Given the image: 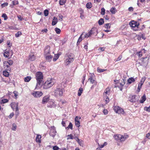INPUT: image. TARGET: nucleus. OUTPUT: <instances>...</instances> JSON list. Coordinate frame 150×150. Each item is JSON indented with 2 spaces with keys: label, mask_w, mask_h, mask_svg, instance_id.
<instances>
[{
  "label": "nucleus",
  "mask_w": 150,
  "mask_h": 150,
  "mask_svg": "<svg viewBox=\"0 0 150 150\" xmlns=\"http://www.w3.org/2000/svg\"><path fill=\"white\" fill-rule=\"evenodd\" d=\"M35 78L37 82L36 88H39L41 87L43 84V76L42 73L40 71L37 72L35 74Z\"/></svg>",
  "instance_id": "1"
},
{
  "label": "nucleus",
  "mask_w": 150,
  "mask_h": 150,
  "mask_svg": "<svg viewBox=\"0 0 150 150\" xmlns=\"http://www.w3.org/2000/svg\"><path fill=\"white\" fill-rule=\"evenodd\" d=\"M115 140L118 142H122L125 141L126 139L128 138L129 135L126 133L123 135L120 134H115L114 136Z\"/></svg>",
  "instance_id": "2"
},
{
  "label": "nucleus",
  "mask_w": 150,
  "mask_h": 150,
  "mask_svg": "<svg viewBox=\"0 0 150 150\" xmlns=\"http://www.w3.org/2000/svg\"><path fill=\"white\" fill-rule=\"evenodd\" d=\"M55 80L54 79L49 78L43 85L44 89H47L52 87L54 83Z\"/></svg>",
  "instance_id": "3"
},
{
  "label": "nucleus",
  "mask_w": 150,
  "mask_h": 150,
  "mask_svg": "<svg viewBox=\"0 0 150 150\" xmlns=\"http://www.w3.org/2000/svg\"><path fill=\"white\" fill-rule=\"evenodd\" d=\"M129 24L132 27V28L134 31L139 30L138 28L139 25V23L132 21L130 22Z\"/></svg>",
  "instance_id": "4"
},
{
  "label": "nucleus",
  "mask_w": 150,
  "mask_h": 150,
  "mask_svg": "<svg viewBox=\"0 0 150 150\" xmlns=\"http://www.w3.org/2000/svg\"><path fill=\"white\" fill-rule=\"evenodd\" d=\"M74 59V54L72 53L67 55L66 56V65L69 64L73 62Z\"/></svg>",
  "instance_id": "5"
},
{
  "label": "nucleus",
  "mask_w": 150,
  "mask_h": 150,
  "mask_svg": "<svg viewBox=\"0 0 150 150\" xmlns=\"http://www.w3.org/2000/svg\"><path fill=\"white\" fill-rule=\"evenodd\" d=\"M113 109L116 113H118L119 114H123L125 113L124 110L119 106H114L113 107Z\"/></svg>",
  "instance_id": "6"
},
{
  "label": "nucleus",
  "mask_w": 150,
  "mask_h": 150,
  "mask_svg": "<svg viewBox=\"0 0 150 150\" xmlns=\"http://www.w3.org/2000/svg\"><path fill=\"white\" fill-rule=\"evenodd\" d=\"M95 76L93 73L91 74V76L88 79V80L90 81V83L92 84L94 83V85H93L91 87L92 88L93 87L94 85L96 86L97 84V82L94 79Z\"/></svg>",
  "instance_id": "7"
},
{
  "label": "nucleus",
  "mask_w": 150,
  "mask_h": 150,
  "mask_svg": "<svg viewBox=\"0 0 150 150\" xmlns=\"http://www.w3.org/2000/svg\"><path fill=\"white\" fill-rule=\"evenodd\" d=\"M54 92L55 95H59L60 96H62L63 95V92L62 89L57 88L55 90Z\"/></svg>",
  "instance_id": "8"
},
{
  "label": "nucleus",
  "mask_w": 150,
  "mask_h": 150,
  "mask_svg": "<svg viewBox=\"0 0 150 150\" xmlns=\"http://www.w3.org/2000/svg\"><path fill=\"white\" fill-rule=\"evenodd\" d=\"M32 95L35 98L39 97L41 96L42 93L41 92L34 91L32 93Z\"/></svg>",
  "instance_id": "9"
},
{
  "label": "nucleus",
  "mask_w": 150,
  "mask_h": 150,
  "mask_svg": "<svg viewBox=\"0 0 150 150\" xmlns=\"http://www.w3.org/2000/svg\"><path fill=\"white\" fill-rule=\"evenodd\" d=\"M56 132L54 127V126L51 127V129L50 130V136L54 137L56 135Z\"/></svg>",
  "instance_id": "10"
},
{
  "label": "nucleus",
  "mask_w": 150,
  "mask_h": 150,
  "mask_svg": "<svg viewBox=\"0 0 150 150\" xmlns=\"http://www.w3.org/2000/svg\"><path fill=\"white\" fill-rule=\"evenodd\" d=\"M50 54V47L48 45L46 46L45 51H44V56L45 55H49Z\"/></svg>",
  "instance_id": "11"
},
{
  "label": "nucleus",
  "mask_w": 150,
  "mask_h": 150,
  "mask_svg": "<svg viewBox=\"0 0 150 150\" xmlns=\"http://www.w3.org/2000/svg\"><path fill=\"white\" fill-rule=\"evenodd\" d=\"M49 96L48 95L44 97L42 100V103L44 104L47 103L49 100Z\"/></svg>",
  "instance_id": "12"
},
{
  "label": "nucleus",
  "mask_w": 150,
  "mask_h": 150,
  "mask_svg": "<svg viewBox=\"0 0 150 150\" xmlns=\"http://www.w3.org/2000/svg\"><path fill=\"white\" fill-rule=\"evenodd\" d=\"M110 89L109 87H107L106 88L103 93V96L109 95L110 93Z\"/></svg>",
  "instance_id": "13"
},
{
  "label": "nucleus",
  "mask_w": 150,
  "mask_h": 150,
  "mask_svg": "<svg viewBox=\"0 0 150 150\" xmlns=\"http://www.w3.org/2000/svg\"><path fill=\"white\" fill-rule=\"evenodd\" d=\"M45 57L46 60L48 62H50L51 61L53 57L50 54L47 55H45Z\"/></svg>",
  "instance_id": "14"
},
{
  "label": "nucleus",
  "mask_w": 150,
  "mask_h": 150,
  "mask_svg": "<svg viewBox=\"0 0 150 150\" xmlns=\"http://www.w3.org/2000/svg\"><path fill=\"white\" fill-rule=\"evenodd\" d=\"M55 105V104L54 102L52 101H50L48 102L47 104V106L48 107L52 108L54 107Z\"/></svg>",
  "instance_id": "15"
},
{
  "label": "nucleus",
  "mask_w": 150,
  "mask_h": 150,
  "mask_svg": "<svg viewBox=\"0 0 150 150\" xmlns=\"http://www.w3.org/2000/svg\"><path fill=\"white\" fill-rule=\"evenodd\" d=\"M11 108L14 110L16 109L17 107H18V103L15 102H12L11 104Z\"/></svg>",
  "instance_id": "16"
},
{
  "label": "nucleus",
  "mask_w": 150,
  "mask_h": 150,
  "mask_svg": "<svg viewBox=\"0 0 150 150\" xmlns=\"http://www.w3.org/2000/svg\"><path fill=\"white\" fill-rule=\"evenodd\" d=\"M79 12L80 15V17L81 18L83 19L84 17V11L81 8H80L79 10Z\"/></svg>",
  "instance_id": "17"
},
{
  "label": "nucleus",
  "mask_w": 150,
  "mask_h": 150,
  "mask_svg": "<svg viewBox=\"0 0 150 150\" xmlns=\"http://www.w3.org/2000/svg\"><path fill=\"white\" fill-rule=\"evenodd\" d=\"M61 53H58L57 54H55L54 58L53 59V61L54 62L56 61L59 58L60 55H61Z\"/></svg>",
  "instance_id": "18"
},
{
  "label": "nucleus",
  "mask_w": 150,
  "mask_h": 150,
  "mask_svg": "<svg viewBox=\"0 0 150 150\" xmlns=\"http://www.w3.org/2000/svg\"><path fill=\"white\" fill-rule=\"evenodd\" d=\"M97 30L95 28H93L90 31L91 32V35H94L96 34H97Z\"/></svg>",
  "instance_id": "19"
},
{
  "label": "nucleus",
  "mask_w": 150,
  "mask_h": 150,
  "mask_svg": "<svg viewBox=\"0 0 150 150\" xmlns=\"http://www.w3.org/2000/svg\"><path fill=\"white\" fill-rule=\"evenodd\" d=\"M57 22V18L56 17H54L53 19L52 24V25H55Z\"/></svg>",
  "instance_id": "20"
},
{
  "label": "nucleus",
  "mask_w": 150,
  "mask_h": 150,
  "mask_svg": "<svg viewBox=\"0 0 150 150\" xmlns=\"http://www.w3.org/2000/svg\"><path fill=\"white\" fill-rule=\"evenodd\" d=\"M75 139L76 138V140L77 142L79 144V145L81 146H83V141L79 139V138L76 137L74 138Z\"/></svg>",
  "instance_id": "21"
},
{
  "label": "nucleus",
  "mask_w": 150,
  "mask_h": 150,
  "mask_svg": "<svg viewBox=\"0 0 150 150\" xmlns=\"http://www.w3.org/2000/svg\"><path fill=\"white\" fill-rule=\"evenodd\" d=\"M41 136L40 135H37L36 138V141L37 142L40 143Z\"/></svg>",
  "instance_id": "22"
},
{
  "label": "nucleus",
  "mask_w": 150,
  "mask_h": 150,
  "mask_svg": "<svg viewBox=\"0 0 150 150\" xmlns=\"http://www.w3.org/2000/svg\"><path fill=\"white\" fill-rule=\"evenodd\" d=\"M146 99L145 95H144L141 98L140 100V102L141 103H143L146 100Z\"/></svg>",
  "instance_id": "23"
},
{
  "label": "nucleus",
  "mask_w": 150,
  "mask_h": 150,
  "mask_svg": "<svg viewBox=\"0 0 150 150\" xmlns=\"http://www.w3.org/2000/svg\"><path fill=\"white\" fill-rule=\"evenodd\" d=\"M135 81V79L133 77L129 78L127 80V82L129 84L131 83H132L134 82Z\"/></svg>",
  "instance_id": "24"
},
{
  "label": "nucleus",
  "mask_w": 150,
  "mask_h": 150,
  "mask_svg": "<svg viewBox=\"0 0 150 150\" xmlns=\"http://www.w3.org/2000/svg\"><path fill=\"white\" fill-rule=\"evenodd\" d=\"M110 12L112 14H115L117 12V10L115 7H112L110 9Z\"/></svg>",
  "instance_id": "25"
},
{
  "label": "nucleus",
  "mask_w": 150,
  "mask_h": 150,
  "mask_svg": "<svg viewBox=\"0 0 150 150\" xmlns=\"http://www.w3.org/2000/svg\"><path fill=\"white\" fill-rule=\"evenodd\" d=\"M92 3L90 2L87 3L86 5V7L88 9H90L92 8Z\"/></svg>",
  "instance_id": "26"
},
{
  "label": "nucleus",
  "mask_w": 150,
  "mask_h": 150,
  "mask_svg": "<svg viewBox=\"0 0 150 150\" xmlns=\"http://www.w3.org/2000/svg\"><path fill=\"white\" fill-rule=\"evenodd\" d=\"M83 92V88L81 87H80L78 91V95L79 96H80L81 95L82 93Z\"/></svg>",
  "instance_id": "27"
},
{
  "label": "nucleus",
  "mask_w": 150,
  "mask_h": 150,
  "mask_svg": "<svg viewBox=\"0 0 150 150\" xmlns=\"http://www.w3.org/2000/svg\"><path fill=\"white\" fill-rule=\"evenodd\" d=\"M83 35V33L81 35H80V37L78 39V41L77 42V45H79V43L82 40V38L83 37H82Z\"/></svg>",
  "instance_id": "28"
},
{
  "label": "nucleus",
  "mask_w": 150,
  "mask_h": 150,
  "mask_svg": "<svg viewBox=\"0 0 150 150\" xmlns=\"http://www.w3.org/2000/svg\"><path fill=\"white\" fill-rule=\"evenodd\" d=\"M31 79V77L30 76H27L24 78V81L25 82H28Z\"/></svg>",
  "instance_id": "29"
},
{
  "label": "nucleus",
  "mask_w": 150,
  "mask_h": 150,
  "mask_svg": "<svg viewBox=\"0 0 150 150\" xmlns=\"http://www.w3.org/2000/svg\"><path fill=\"white\" fill-rule=\"evenodd\" d=\"M91 35V33L90 31H89L87 33H86L84 36L83 37V39H84L86 38H88Z\"/></svg>",
  "instance_id": "30"
},
{
  "label": "nucleus",
  "mask_w": 150,
  "mask_h": 150,
  "mask_svg": "<svg viewBox=\"0 0 150 150\" xmlns=\"http://www.w3.org/2000/svg\"><path fill=\"white\" fill-rule=\"evenodd\" d=\"M98 24L100 25H103L104 23V20L103 18H101L98 21Z\"/></svg>",
  "instance_id": "31"
},
{
  "label": "nucleus",
  "mask_w": 150,
  "mask_h": 150,
  "mask_svg": "<svg viewBox=\"0 0 150 150\" xmlns=\"http://www.w3.org/2000/svg\"><path fill=\"white\" fill-rule=\"evenodd\" d=\"M35 56L34 55H30L29 57V59L31 61H34L35 59Z\"/></svg>",
  "instance_id": "32"
},
{
  "label": "nucleus",
  "mask_w": 150,
  "mask_h": 150,
  "mask_svg": "<svg viewBox=\"0 0 150 150\" xmlns=\"http://www.w3.org/2000/svg\"><path fill=\"white\" fill-rule=\"evenodd\" d=\"M104 99L105 100V101L106 102V103H107L109 102V98L108 96H104Z\"/></svg>",
  "instance_id": "33"
},
{
  "label": "nucleus",
  "mask_w": 150,
  "mask_h": 150,
  "mask_svg": "<svg viewBox=\"0 0 150 150\" xmlns=\"http://www.w3.org/2000/svg\"><path fill=\"white\" fill-rule=\"evenodd\" d=\"M70 129L71 130L73 129V125L71 122L69 123L68 126L67 127H66V129Z\"/></svg>",
  "instance_id": "34"
},
{
  "label": "nucleus",
  "mask_w": 150,
  "mask_h": 150,
  "mask_svg": "<svg viewBox=\"0 0 150 150\" xmlns=\"http://www.w3.org/2000/svg\"><path fill=\"white\" fill-rule=\"evenodd\" d=\"M3 74L6 77H8L9 75V73L6 71H5L3 72Z\"/></svg>",
  "instance_id": "35"
},
{
  "label": "nucleus",
  "mask_w": 150,
  "mask_h": 150,
  "mask_svg": "<svg viewBox=\"0 0 150 150\" xmlns=\"http://www.w3.org/2000/svg\"><path fill=\"white\" fill-rule=\"evenodd\" d=\"M111 24L109 23L105 24L104 25V27L107 29H110V28Z\"/></svg>",
  "instance_id": "36"
},
{
  "label": "nucleus",
  "mask_w": 150,
  "mask_h": 150,
  "mask_svg": "<svg viewBox=\"0 0 150 150\" xmlns=\"http://www.w3.org/2000/svg\"><path fill=\"white\" fill-rule=\"evenodd\" d=\"M17 127V126L15 123L12 124V129L13 131H15Z\"/></svg>",
  "instance_id": "37"
},
{
  "label": "nucleus",
  "mask_w": 150,
  "mask_h": 150,
  "mask_svg": "<svg viewBox=\"0 0 150 150\" xmlns=\"http://www.w3.org/2000/svg\"><path fill=\"white\" fill-rule=\"evenodd\" d=\"M19 114L18 107H17L16 109L15 115L17 117Z\"/></svg>",
  "instance_id": "38"
},
{
  "label": "nucleus",
  "mask_w": 150,
  "mask_h": 150,
  "mask_svg": "<svg viewBox=\"0 0 150 150\" xmlns=\"http://www.w3.org/2000/svg\"><path fill=\"white\" fill-rule=\"evenodd\" d=\"M9 52L6 51L4 53V56L6 57H8L9 56Z\"/></svg>",
  "instance_id": "39"
},
{
  "label": "nucleus",
  "mask_w": 150,
  "mask_h": 150,
  "mask_svg": "<svg viewBox=\"0 0 150 150\" xmlns=\"http://www.w3.org/2000/svg\"><path fill=\"white\" fill-rule=\"evenodd\" d=\"M105 13V10L104 8H102L101 9V14L102 15H104Z\"/></svg>",
  "instance_id": "40"
},
{
  "label": "nucleus",
  "mask_w": 150,
  "mask_h": 150,
  "mask_svg": "<svg viewBox=\"0 0 150 150\" xmlns=\"http://www.w3.org/2000/svg\"><path fill=\"white\" fill-rule=\"evenodd\" d=\"M67 139H74V137L73 135L72 134H70V135H68L67 136Z\"/></svg>",
  "instance_id": "41"
},
{
  "label": "nucleus",
  "mask_w": 150,
  "mask_h": 150,
  "mask_svg": "<svg viewBox=\"0 0 150 150\" xmlns=\"http://www.w3.org/2000/svg\"><path fill=\"white\" fill-rule=\"evenodd\" d=\"M66 2V0H60L59 1V4L61 5H63Z\"/></svg>",
  "instance_id": "42"
},
{
  "label": "nucleus",
  "mask_w": 150,
  "mask_h": 150,
  "mask_svg": "<svg viewBox=\"0 0 150 150\" xmlns=\"http://www.w3.org/2000/svg\"><path fill=\"white\" fill-rule=\"evenodd\" d=\"M55 31L56 32V33L58 34H60L61 32L60 30L57 28H55Z\"/></svg>",
  "instance_id": "43"
},
{
  "label": "nucleus",
  "mask_w": 150,
  "mask_h": 150,
  "mask_svg": "<svg viewBox=\"0 0 150 150\" xmlns=\"http://www.w3.org/2000/svg\"><path fill=\"white\" fill-rule=\"evenodd\" d=\"M75 125L76 127H79L80 126V121H75Z\"/></svg>",
  "instance_id": "44"
},
{
  "label": "nucleus",
  "mask_w": 150,
  "mask_h": 150,
  "mask_svg": "<svg viewBox=\"0 0 150 150\" xmlns=\"http://www.w3.org/2000/svg\"><path fill=\"white\" fill-rule=\"evenodd\" d=\"M44 13L45 16H48L49 14V11L47 9H45L44 11Z\"/></svg>",
  "instance_id": "45"
},
{
  "label": "nucleus",
  "mask_w": 150,
  "mask_h": 150,
  "mask_svg": "<svg viewBox=\"0 0 150 150\" xmlns=\"http://www.w3.org/2000/svg\"><path fill=\"white\" fill-rule=\"evenodd\" d=\"M125 82L124 81V80H123V81L122 83H120V85L121 87V88H120V90L121 91H122V87L124 85V84H125Z\"/></svg>",
  "instance_id": "46"
},
{
  "label": "nucleus",
  "mask_w": 150,
  "mask_h": 150,
  "mask_svg": "<svg viewBox=\"0 0 150 150\" xmlns=\"http://www.w3.org/2000/svg\"><path fill=\"white\" fill-rule=\"evenodd\" d=\"M144 110L150 112V105L149 107H144Z\"/></svg>",
  "instance_id": "47"
},
{
  "label": "nucleus",
  "mask_w": 150,
  "mask_h": 150,
  "mask_svg": "<svg viewBox=\"0 0 150 150\" xmlns=\"http://www.w3.org/2000/svg\"><path fill=\"white\" fill-rule=\"evenodd\" d=\"M8 5V3L5 2L1 4V6L2 8H4L7 6Z\"/></svg>",
  "instance_id": "48"
},
{
  "label": "nucleus",
  "mask_w": 150,
  "mask_h": 150,
  "mask_svg": "<svg viewBox=\"0 0 150 150\" xmlns=\"http://www.w3.org/2000/svg\"><path fill=\"white\" fill-rule=\"evenodd\" d=\"M22 34V33L21 31H18L15 34V36L16 37H19V35H21Z\"/></svg>",
  "instance_id": "49"
},
{
  "label": "nucleus",
  "mask_w": 150,
  "mask_h": 150,
  "mask_svg": "<svg viewBox=\"0 0 150 150\" xmlns=\"http://www.w3.org/2000/svg\"><path fill=\"white\" fill-rule=\"evenodd\" d=\"M7 63H8V64L10 66L12 65L13 63V62L12 60H8L7 61Z\"/></svg>",
  "instance_id": "50"
},
{
  "label": "nucleus",
  "mask_w": 150,
  "mask_h": 150,
  "mask_svg": "<svg viewBox=\"0 0 150 150\" xmlns=\"http://www.w3.org/2000/svg\"><path fill=\"white\" fill-rule=\"evenodd\" d=\"M2 17L4 18V19L5 20H7V16L5 13L3 14Z\"/></svg>",
  "instance_id": "51"
},
{
  "label": "nucleus",
  "mask_w": 150,
  "mask_h": 150,
  "mask_svg": "<svg viewBox=\"0 0 150 150\" xmlns=\"http://www.w3.org/2000/svg\"><path fill=\"white\" fill-rule=\"evenodd\" d=\"M137 54L139 57H140L142 56V52L141 51L137 52Z\"/></svg>",
  "instance_id": "52"
},
{
  "label": "nucleus",
  "mask_w": 150,
  "mask_h": 150,
  "mask_svg": "<svg viewBox=\"0 0 150 150\" xmlns=\"http://www.w3.org/2000/svg\"><path fill=\"white\" fill-rule=\"evenodd\" d=\"M6 69H7L8 70H9L10 71L11 70V68L9 66V65H7L6 66V68H4Z\"/></svg>",
  "instance_id": "53"
},
{
  "label": "nucleus",
  "mask_w": 150,
  "mask_h": 150,
  "mask_svg": "<svg viewBox=\"0 0 150 150\" xmlns=\"http://www.w3.org/2000/svg\"><path fill=\"white\" fill-rule=\"evenodd\" d=\"M88 42H86L85 44V45H84V49H85L86 50V51H87L88 50Z\"/></svg>",
  "instance_id": "54"
},
{
  "label": "nucleus",
  "mask_w": 150,
  "mask_h": 150,
  "mask_svg": "<svg viewBox=\"0 0 150 150\" xmlns=\"http://www.w3.org/2000/svg\"><path fill=\"white\" fill-rule=\"evenodd\" d=\"M1 101L2 103H7L8 101V100L7 99H3Z\"/></svg>",
  "instance_id": "55"
},
{
  "label": "nucleus",
  "mask_w": 150,
  "mask_h": 150,
  "mask_svg": "<svg viewBox=\"0 0 150 150\" xmlns=\"http://www.w3.org/2000/svg\"><path fill=\"white\" fill-rule=\"evenodd\" d=\"M81 119V117H78L77 116L75 118V121H80V120Z\"/></svg>",
  "instance_id": "56"
},
{
  "label": "nucleus",
  "mask_w": 150,
  "mask_h": 150,
  "mask_svg": "<svg viewBox=\"0 0 150 150\" xmlns=\"http://www.w3.org/2000/svg\"><path fill=\"white\" fill-rule=\"evenodd\" d=\"M105 71L104 69H101L98 68L97 71L98 72H103Z\"/></svg>",
  "instance_id": "57"
},
{
  "label": "nucleus",
  "mask_w": 150,
  "mask_h": 150,
  "mask_svg": "<svg viewBox=\"0 0 150 150\" xmlns=\"http://www.w3.org/2000/svg\"><path fill=\"white\" fill-rule=\"evenodd\" d=\"M105 48V47H100L98 49V50H100L101 51H104Z\"/></svg>",
  "instance_id": "58"
},
{
  "label": "nucleus",
  "mask_w": 150,
  "mask_h": 150,
  "mask_svg": "<svg viewBox=\"0 0 150 150\" xmlns=\"http://www.w3.org/2000/svg\"><path fill=\"white\" fill-rule=\"evenodd\" d=\"M53 150H58L59 148L57 146H53Z\"/></svg>",
  "instance_id": "59"
},
{
  "label": "nucleus",
  "mask_w": 150,
  "mask_h": 150,
  "mask_svg": "<svg viewBox=\"0 0 150 150\" xmlns=\"http://www.w3.org/2000/svg\"><path fill=\"white\" fill-rule=\"evenodd\" d=\"M14 112H12L11 113L9 116H8V117L9 118H11L13 117L14 116Z\"/></svg>",
  "instance_id": "60"
},
{
  "label": "nucleus",
  "mask_w": 150,
  "mask_h": 150,
  "mask_svg": "<svg viewBox=\"0 0 150 150\" xmlns=\"http://www.w3.org/2000/svg\"><path fill=\"white\" fill-rule=\"evenodd\" d=\"M103 112L104 114V115H107L108 113V111L107 109H104L103 110Z\"/></svg>",
  "instance_id": "61"
},
{
  "label": "nucleus",
  "mask_w": 150,
  "mask_h": 150,
  "mask_svg": "<svg viewBox=\"0 0 150 150\" xmlns=\"http://www.w3.org/2000/svg\"><path fill=\"white\" fill-rule=\"evenodd\" d=\"M144 81H143L142 80H141L139 82V83L138 85L142 87V86L143 83Z\"/></svg>",
  "instance_id": "62"
},
{
  "label": "nucleus",
  "mask_w": 150,
  "mask_h": 150,
  "mask_svg": "<svg viewBox=\"0 0 150 150\" xmlns=\"http://www.w3.org/2000/svg\"><path fill=\"white\" fill-rule=\"evenodd\" d=\"M122 55H120L118 57V58H117V60H116V61H119L122 58Z\"/></svg>",
  "instance_id": "63"
},
{
  "label": "nucleus",
  "mask_w": 150,
  "mask_h": 150,
  "mask_svg": "<svg viewBox=\"0 0 150 150\" xmlns=\"http://www.w3.org/2000/svg\"><path fill=\"white\" fill-rule=\"evenodd\" d=\"M8 64L7 61H4V68H6V66Z\"/></svg>",
  "instance_id": "64"
}]
</instances>
